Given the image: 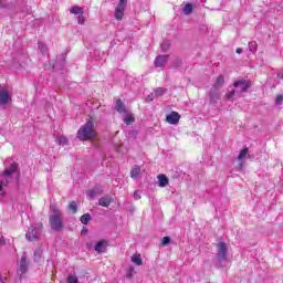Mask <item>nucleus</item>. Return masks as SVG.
I'll list each match as a JSON object with an SVG mask.
<instances>
[{"label":"nucleus","mask_w":283,"mask_h":283,"mask_svg":"<svg viewBox=\"0 0 283 283\" xmlns=\"http://www.w3.org/2000/svg\"><path fill=\"white\" fill-rule=\"evenodd\" d=\"M96 134L94 133V122H86L78 130L77 138L80 140H90L94 138Z\"/></svg>","instance_id":"f257e3e1"},{"label":"nucleus","mask_w":283,"mask_h":283,"mask_svg":"<svg viewBox=\"0 0 283 283\" xmlns=\"http://www.w3.org/2000/svg\"><path fill=\"white\" fill-rule=\"evenodd\" d=\"M217 261L221 268H224L227 264H229L227 243L222 241L217 244Z\"/></svg>","instance_id":"f03ea898"},{"label":"nucleus","mask_w":283,"mask_h":283,"mask_svg":"<svg viewBox=\"0 0 283 283\" xmlns=\"http://www.w3.org/2000/svg\"><path fill=\"white\" fill-rule=\"evenodd\" d=\"M50 227L53 231H61L63 229V219L61 218V210L54 208L53 213L49 218Z\"/></svg>","instance_id":"7ed1b4c3"},{"label":"nucleus","mask_w":283,"mask_h":283,"mask_svg":"<svg viewBox=\"0 0 283 283\" xmlns=\"http://www.w3.org/2000/svg\"><path fill=\"white\" fill-rule=\"evenodd\" d=\"M42 231H43L42 223L29 229L28 233L25 234L27 240H29V242H34V240H39V238H41Z\"/></svg>","instance_id":"20e7f679"},{"label":"nucleus","mask_w":283,"mask_h":283,"mask_svg":"<svg viewBox=\"0 0 283 283\" xmlns=\"http://www.w3.org/2000/svg\"><path fill=\"white\" fill-rule=\"evenodd\" d=\"M233 87H235L237 94H244L251 87V83L244 78H241L233 83Z\"/></svg>","instance_id":"39448f33"},{"label":"nucleus","mask_w":283,"mask_h":283,"mask_svg":"<svg viewBox=\"0 0 283 283\" xmlns=\"http://www.w3.org/2000/svg\"><path fill=\"white\" fill-rule=\"evenodd\" d=\"M125 8H127V0H119L115 9V19L117 21H123V17H125Z\"/></svg>","instance_id":"423d86ee"},{"label":"nucleus","mask_w":283,"mask_h":283,"mask_svg":"<svg viewBox=\"0 0 283 283\" xmlns=\"http://www.w3.org/2000/svg\"><path fill=\"white\" fill-rule=\"evenodd\" d=\"M12 102V96H10V91L6 86L0 87V105H8Z\"/></svg>","instance_id":"0eeeda50"},{"label":"nucleus","mask_w":283,"mask_h":283,"mask_svg":"<svg viewBox=\"0 0 283 283\" xmlns=\"http://www.w3.org/2000/svg\"><path fill=\"white\" fill-rule=\"evenodd\" d=\"M210 103H219V101L222 98V94L220 93V88L211 87L210 93Z\"/></svg>","instance_id":"6e6552de"},{"label":"nucleus","mask_w":283,"mask_h":283,"mask_svg":"<svg viewBox=\"0 0 283 283\" xmlns=\"http://www.w3.org/2000/svg\"><path fill=\"white\" fill-rule=\"evenodd\" d=\"M247 156H249V148H243L238 156V160H239V166L237 168V171H242V169H244V158H247Z\"/></svg>","instance_id":"1a4fd4ad"},{"label":"nucleus","mask_w":283,"mask_h":283,"mask_svg":"<svg viewBox=\"0 0 283 283\" xmlns=\"http://www.w3.org/2000/svg\"><path fill=\"white\" fill-rule=\"evenodd\" d=\"M166 120L169 123V125H178V123H180V114L172 111L166 116Z\"/></svg>","instance_id":"9d476101"},{"label":"nucleus","mask_w":283,"mask_h":283,"mask_svg":"<svg viewBox=\"0 0 283 283\" xmlns=\"http://www.w3.org/2000/svg\"><path fill=\"white\" fill-rule=\"evenodd\" d=\"M18 169H19V164L13 163L3 171L2 176H4V178H10L12 174H17Z\"/></svg>","instance_id":"9b49d317"},{"label":"nucleus","mask_w":283,"mask_h":283,"mask_svg":"<svg viewBox=\"0 0 283 283\" xmlns=\"http://www.w3.org/2000/svg\"><path fill=\"white\" fill-rule=\"evenodd\" d=\"M19 272L22 274L28 272V256L25 254L21 256Z\"/></svg>","instance_id":"f8f14e48"},{"label":"nucleus","mask_w":283,"mask_h":283,"mask_svg":"<svg viewBox=\"0 0 283 283\" xmlns=\"http://www.w3.org/2000/svg\"><path fill=\"white\" fill-rule=\"evenodd\" d=\"M115 109H116V112H118V114H127V107H125L123 99L116 101Z\"/></svg>","instance_id":"ddd939ff"},{"label":"nucleus","mask_w":283,"mask_h":283,"mask_svg":"<svg viewBox=\"0 0 283 283\" xmlns=\"http://www.w3.org/2000/svg\"><path fill=\"white\" fill-rule=\"evenodd\" d=\"M99 207H109L112 205V196L106 195L98 200Z\"/></svg>","instance_id":"4468645a"},{"label":"nucleus","mask_w":283,"mask_h":283,"mask_svg":"<svg viewBox=\"0 0 283 283\" xmlns=\"http://www.w3.org/2000/svg\"><path fill=\"white\" fill-rule=\"evenodd\" d=\"M167 63V55H158L155 59V66L156 67H163Z\"/></svg>","instance_id":"2eb2a0df"},{"label":"nucleus","mask_w":283,"mask_h":283,"mask_svg":"<svg viewBox=\"0 0 283 283\" xmlns=\"http://www.w3.org/2000/svg\"><path fill=\"white\" fill-rule=\"evenodd\" d=\"M212 87H216V90H222V87H224V75H219Z\"/></svg>","instance_id":"dca6fc26"},{"label":"nucleus","mask_w":283,"mask_h":283,"mask_svg":"<svg viewBox=\"0 0 283 283\" xmlns=\"http://www.w3.org/2000/svg\"><path fill=\"white\" fill-rule=\"evenodd\" d=\"M159 187H167L169 185V178L166 175L157 176Z\"/></svg>","instance_id":"f3484780"},{"label":"nucleus","mask_w":283,"mask_h":283,"mask_svg":"<svg viewBox=\"0 0 283 283\" xmlns=\"http://www.w3.org/2000/svg\"><path fill=\"white\" fill-rule=\"evenodd\" d=\"M98 193H103V189L96 187L94 189L87 190L86 196L88 198H96V196H98Z\"/></svg>","instance_id":"a211bd4d"},{"label":"nucleus","mask_w":283,"mask_h":283,"mask_svg":"<svg viewBox=\"0 0 283 283\" xmlns=\"http://www.w3.org/2000/svg\"><path fill=\"white\" fill-rule=\"evenodd\" d=\"M105 247H107V241H98L95 244L96 253H104L105 252Z\"/></svg>","instance_id":"6ab92c4d"},{"label":"nucleus","mask_w":283,"mask_h":283,"mask_svg":"<svg viewBox=\"0 0 283 283\" xmlns=\"http://www.w3.org/2000/svg\"><path fill=\"white\" fill-rule=\"evenodd\" d=\"M140 176V166L135 165L130 170V178L136 180Z\"/></svg>","instance_id":"aec40b11"},{"label":"nucleus","mask_w":283,"mask_h":283,"mask_svg":"<svg viewBox=\"0 0 283 283\" xmlns=\"http://www.w3.org/2000/svg\"><path fill=\"white\" fill-rule=\"evenodd\" d=\"M184 14H186V17H189V14H191L193 12V4L191 3H186V6L182 9Z\"/></svg>","instance_id":"412c9836"},{"label":"nucleus","mask_w":283,"mask_h":283,"mask_svg":"<svg viewBox=\"0 0 283 283\" xmlns=\"http://www.w3.org/2000/svg\"><path fill=\"white\" fill-rule=\"evenodd\" d=\"M132 262L136 264L137 266H143V259L140 258V254H135L132 256Z\"/></svg>","instance_id":"4be33fe9"},{"label":"nucleus","mask_w":283,"mask_h":283,"mask_svg":"<svg viewBox=\"0 0 283 283\" xmlns=\"http://www.w3.org/2000/svg\"><path fill=\"white\" fill-rule=\"evenodd\" d=\"M249 51L252 52V54H255L258 52V42L251 41L248 44Z\"/></svg>","instance_id":"5701e85b"},{"label":"nucleus","mask_w":283,"mask_h":283,"mask_svg":"<svg viewBox=\"0 0 283 283\" xmlns=\"http://www.w3.org/2000/svg\"><path fill=\"white\" fill-rule=\"evenodd\" d=\"M82 224H90V220H92L91 213H85L80 218Z\"/></svg>","instance_id":"b1692460"},{"label":"nucleus","mask_w":283,"mask_h":283,"mask_svg":"<svg viewBox=\"0 0 283 283\" xmlns=\"http://www.w3.org/2000/svg\"><path fill=\"white\" fill-rule=\"evenodd\" d=\"M155 96L158 98L159 96H164V94H167V88L165 87H157L155 88Z\"/></svg>","instance_id":"393cba45"},{"label":"nucleus","mask_w":283,"mask_h":283,"mask_svg":"<svg viewBox=\"0 0 283 283\" xmlns=\"http://www.w3.org/2000/svg\"><path fill=\"white\" fill-rule=\"evenodd\" d=\"M67 283H78V276H76V273L69 274L66 277Z\"/></svg>","instance_id":"a878e982"},{"label":"nucleus","mask_w":283,"mask_h":283,"mask_svg":"<svg viewBox=\"0 0 283 283\" xmlns=\"http://www.w3.org/2000/svg\"><path fill=\"white\" fill-rule=\"evenodd\" d=\"M71 14H83V8L78 7V6H74L72 9H71Z\"/></svg>","instance_id":"bb28decb"},{"label":"nucleus","mask_w":283,"mask_h":283,"mask_svg":"<svg viewBox=\"0 0 283 283\" xmlns=\"http://www.w3.org/2000/svg\"><path fill=\"white\" fill-rule=\"evenodd\" d=\"M124 123L127 124V125H132V123H134L135 118H134V115H126L124 118H123Z\"/></svg>","instance_id":"cd10ccee"},{"label":"nucleus","mask_w":283,"mask_h":283,"mask_svg":"<svg viewBox=\"0 0 283 283\" xmlns=\"http://www.w3.org/2000/svg\"><path fill=\"white\" fill-rule=\"evenodd\" d=\"M39 50L42 54H48V45L43 42H39Z\"/></svg>","instance_id":"c85d7f7f"},{"label":"nucleus","mask_w":283,"mask_h":283,"mask_svg":"<svg viewBox=\"0 0 283 283\" xmlns=\"http://www.w3.org/2000/svg\"><path fill=\"white\" fill-rule=\"evenodd\" d=\"M69 209L72 211V213H76V211H78V206L76 205V201H72L69 205Z\"/></svg>","instance_id":"c756f323"},{"label":"nucleus","mask_w":283,"mask_h":283,"mask_svg":"<svg viewBox=\"0 0 283 283\" xmlns=\"http://www.w3.org/2000/svg\"><path fill=\"white\" fill-rule=\"evenodd\" d=\"M171 46V43L169 41H165L160 44V49L164 52H167V50H169V48Z\"/></svg>","instance_id":"7c9ffc66"},{"label":"nucleus","mask_w":283,"mask_h":283,"mask_svg":"<svg viewBox=\"0 0 283 283\" xmlns=\"http://www.w3.org/2000/svg\"><path fill=\"white\" fill-rule=\"evenodd\" d=\"M57 143L59 145H62L63 147H65V145H67V137L65 136L57 137Z\"/></svg>","instance_id":"2f4dec72"},{"label":"nucleus","mask_w":283,"mask_h":283,"mask_svg":"<svg viewBox=\"0 0 283 283\" xmlns=\"http://www.w3.org/2000/svg\"><path fill=\"white\" fill-rule=\"evenodd\" d=\"M235 94H238V93L234 90L228 91L226 94L227 101H231V98H233V96H235Z\"/></svg>","instance_id":"473e14b6"},{"label":"nucleus","mask_w":283,"mask_h":283,"mask_svg":"<svg viewBox=\"0 0 283 283\" xmlns=\"http://www.w3.org/2000/svg\"><path fill=\"white\" fill-rule=\"evenodd\" d=\"M10 177H6V180L0 181V191H3V187H8V182H10Z\"/></svg>","instance_id":"72a5a7b5"},{"label":"nucleus","mask_w":283,"mask_h":283,"mask_svg":"<svg viewBox=\"0 0 283 283\" xmlns=\"http://www.w3.org/2000/svg\"><path fill=\"white\" fill-rule=\"evenodd\" d=\"M171 238L169 237H164L161 241V247H167V244H170Z\"/></svg>","instance_id":"f704fd0d"},{"label":"nucleus","mask_w":283,"mask_h":283,"mask_svg":"<svg viewBox=\"0 0 283 283\" xmlns=\"http://www.w3.org/2000/svg\"><path fill=\"white\" fill-rule=\"evenodd\" d=\"M77 23H78L80 25H85V18L83 17V14H80V15L77 17Z\"/></svg>","instance_id":"c9c22d12"},{"label":"nucleus","mask_w":283,"mask_h":283,"mask_svg":"<svg viewBox=\"0 0 283 283\" xmlns=\"http://www.w3.org/2000/svg\"><path fill=\"white\" fill-rule=\"evenodd\" d=\"M283 102V96L282 95H277L275 98V105H282Z\"/></svg>","instance_id":"e433bc0d"},{"label":"nucleus","mask_w":283,"mask_h":283,"mask_svg":"<svg viewBox=\"0 0 283 283\" xmlns=\"http://www.w3.org/2000/svg\"><path fill=\"white\" fill-rule=\"evenodd\" d=\"M41 250H36L35 252H34V260H41Z\"/></svg>","instance_id":"4c0bfd02"},{"label":"nucleus","mask_w":283,"mask_h":283,"mask_svg":"<svg viewBox=\"0 0 283 283\" xmlns=\"http://www.w3.org/2000/svg\"><path fill=\"white\" fill-rule=\"evenodd\" d=\"M134 198H135L136 200H140V192L135 191V192H134Z\"/></svg>","instance_id":"58836bf2"},{"label":"nucleus","mask_w":283,"mask_h":283,"mask_svg":"<svg viewBox=\"0 0 283 283\" xmlns=\"http://www.w3.org/2000/svg\"><path fill=\"white\" fill-rule=\"evenodd\" d=\"M3 244H6V239L0 234V247H3Z\"/></svg>","instance_id":"ea45409f"},{"label":"nucleus","mask_w":283,"mask_h":283,"mask_svg":"<svg viewBox=\"0 0 283 283\" xmlns=\"http://www.w3.org/2000/svg\"><path fill=\"white\" fill-rule=\"evenodd\" d=\"M154 96H156L155 93H151L147 96V101H154Z\"/></svg>","instance_id":"a19ab883"},{"label":"nucleus","mask_w":283,"mask_h":283,"mask_svg":"<svg viewBox=\"0 0 283 283\" xmlns=\"http://www.w3.org/2000/svg\"><path fill=\"white\" fill-rule=\"evenodd\" d=\"M132 273H134V268H129L128 273H127V276H128V277H132Z\"/></svg>","instance_id":"79ce46f5"},{"label":"nucleus","mask_w":283,"mask_h":283,"mask_svg":"<svg viewBox=\"0 0 283 283\" xmlns=\"http://www.w3.org/2000/svg\"><path fill=\"white\" fill-rule=\"evenodd\" d=\"M237 54H242V48L237 49Z\"/></svg>","instance_id":"37998d69"},{"label":"nucleus","mask_w":283,"mask_h":283,"mask_svg":"<svg viewBox=\"0 0 283 283\" xmlns=\"http://www.w3.org/2000/svg\"><path fill=\"white\" fill-rule=\"evenodd\" d=\"M279 78H283V73L277 74Z\"/></svg>","instance_id":"c03bdc74"},{"label":"nucleus","mask_w":283,"mask_h":283,"mask_svg":"<svg viewBox=\"0 0 283 283\" xmlns=\"http://www.w3.org/2000/svg\"><path fill=\"white\" fill-rule=\"evenodd\" d=\"M82 233H87V228H84V229L82 230Z\"/></svg>","instance_id":"a18cd8bd"},{"label":"nucleus","mask_w":283,"mask_h":283,"mask_svg":"<svg viewBox=\"0 0 283 283\" xmlns=\"http://www.w3.org/2000/svg\"><path fill=\"white\" fill-rule=\"evenodd\" d=\"M0 283H6V282L3 281V279L1 277V274H0Z\"/></svg>","instance_id":"49530a36"}]
</instances>
